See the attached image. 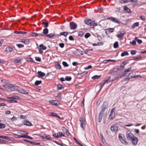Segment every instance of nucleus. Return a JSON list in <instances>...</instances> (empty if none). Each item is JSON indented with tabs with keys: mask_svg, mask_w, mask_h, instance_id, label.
Listing matches in <instances>:
<instances>
[{
	"mask_svg": "<svg viewBox=\"0 0 146 146\" xmlns=\"http://www.w3.org/2000/svg\"><path fill=\"white\" fill-rule=\"evenodd\" d=\"M85 23L86 24L90 26H95L97 25L96 23H95L94 21H92L90 19H87L85 21Z\"/></svg>",
	"mask_w": 146,
	"mask_h": 146,
	"instance_id": "nucleus-1",
	"label": "nucleus"
},
{
	"mask_svg": "<svg viewBox=\"0 0 146 146\" xmlns=\"http://www.w3.org/2000/svg\"><path fill=\"white\" fill-rule=\"evenodd\" d=\"M80 121L81 123V126L83 129H84L86 126V121L85 119L83 117H81L80 119Z\"/></svg>",
	"mask_w": 146,
	"mask_h": 146,
	"instance_id": "nucleus-2",
	"label": "nucleus"
},
{
	"mask_svg": "<svg viewBox=\"0 0 146 146\" xmlns=\"http://www.w3.org/2000/svg\"><path fill=\"white\" fill-rule=\"evenodd\" d=\"M126 136L127 139L129 140H131L134 137V135L130 131L127 132Z\"/></svg>",
	"mask_w": 146,
	"mask_h": 146,
	"instance_id": "nucleus-3",
	"label": "nucleus"
},
{
	"mask_svg": "<svg viewBox=\"0 0 146 146\" xmlns=\"http://www.w3.org/2000/svg\"><path fill=\"white\" fill-rule=\"evenodd\" d=\"M46 48V47L43 44H40L39 47H38L39 52L41 54H42L43 52L42 50H45Z\"/></svg>",
	"mask_w": 146,
	"mask_h": 146,
	"instance_id": "nucleus-4",
	"label": "nucleus"
},
{
	"mask_svg": "<svg viewBox=\"0 0 146 146\" xmlns=\"http://www.w3.org/2000/svg\"><path fill=\"white\" fill-rule=\"evenodd\" d=\"M119 135V138L120 141L123 144L127 145V142L126 141L125 139L124 138V136Z\"/></svg>",
	"mask_w": 146,
	"mask_h": 146,
	"instance_id": "nucleus-5",
	"label": "nucleus"
},
{
	"mask_svg": "<svg viewBox=\"0 0 146 146\" xmlns=\"http://www.w3.org/2000/svg\"><path fill=\"white\" fill-rule=\"evenodd\" d=\"M115 108H114L112 109L109 115V119L110 120L112 119L115 117V112H113V110H114Z\"/></svg>",
	"mask_w": 146,
	"mask_h": 146,
	"instance_id": "nucleus-6",
	"label": "nucleus"
},
{
	"mask_svg": "<svg viewBox=\"0 0 146 146\" xmlns=\"http://www.w3.org/2000/svg\"><path fill=\"white\" fill-rule=\"evenodd\" d=\"M74 54L80 56L83 54V51L79 49H76L74 51Z\"/></svg>",
	"mask_w": 146,
	"mask_h": 146,
	"instance_id": "nucleus-7",
	"label": "nucleus"
},
{
	"mask_svg": "<svg viewBox=\"0 0 146 146\" xmlns=\"http://www.w3.org/2000/svg\"><path fill=\"white\" fill-rule=\"evenodd\" d=\"M108 19L114 22H115L118 24H119L120 22V21L118 19L112 17L108 18Z\"/></svg>",
	"mask_w": 146,
	"mask_h": 146,
	"instance_id": "nucleus-8",
	"label": "nucleus"
},
{
	"mask_svg": "<svg viewBox=\"0 0 146 146\" xmlns=\"http://www.w3.org/2000/svg\"><path fill=\"white\" fill-rule=\"evenodd\" d=\"M138 140V138L134 136L131 141L133 145H136L137 144Z\"/></svg>",
	"mask_w": 146,
	"mask_h": 146,
	"instance_id": "nucleus-9",
	"label": "nucleus"
},
{
	"mask_svg": "<svg viewBox=\"0 0 146 146\" xmlns=\"http://www.w3.org/2000/svg\"><path fill=\"white\" fill-rule=\"evenodd\" d=\"M49 102L56 106H58L59 104L58 101L56 100H51L49 101Z\"/></svg>",
	"mask_w": 146,
	"mask_h": 146,
	"instance_id": "nucleus-10",
	"label": "nucleus"
},
{
	"mask_svg": "<svg viewBox=\"0 0 146 146\" xmlns=\"http://www.w3.org/2000/svg\"><path fill=\"white\" fill-rule=\"evenodd\" d=\"M16 91L19 92L24 94H28L29 93L27 92L25 90L23 89H19L16 90Z\"/></svg>",
	"mask_w": 146,
	"mask_h": 146,
	"instance_id": "nucleus-11",
	"label": "nucleus"
},
{
	"mask_svg": "<svg viewBox=\"0 0 146 146\" xmlns=\"http://www.w3.org/2000/svg\"><path fill=\"white\" fill-rule=\"evenodd\" d=\"M118 129V127L116 125H113L111 127V130L113 132H115Z\"/></svg>",
	"mask_w": 146,
	"mask_h": 146,
	"instance_id": "nucleus-12",
	"label": "nucleus"
},
{
	"mask_svg": "<svg viewBox=\"0 0 146 146\" xmlns=\"http://www.w3.org/2000/svg\"><path fill=\"white\" fill-rule=\"evenodd\" d=\"M32 36H43L44 34L42 33H32L31 34Z\"/></svg>",
	"mask_w": 146,
	"mask_h": 146,
	"instance_id": "nucleus-13",
	"label": "nucleus"
},
{
	"mask_svg": "<svg viewBox=\"0 0 146 146\" xmlns=\"http://www.w3.org/2000/svg\"><path fill=\"white\" fill-rule=\"evenodd\" d=\"M13 50V47L9 46L6 48L5 51L7 52H11Z\"/></svg>",
	"mask_w": 146,
	"mask_h": 146,
	"instance_id": "nucleus-14",
	"label": "nucleus"
},
{
	"mask_svg": "<svg viewBox=\"0 0 146 146\" xmlns=\"http://www.w3.org/2000/svg\"><path fill=\"white\" fill-rule=\"evenodd\" d=\"M20 42H21L24 43L26 44H29V42L28 39L25 40L24 39H21Z\"/></svg>",
	"mask_w": 146,
	"mask_h": 146,
	"instance_id": "nucleus-15",
	"label": "nucleus"
},
{
	"mask_svg": "<svg viewBox=\"0 0 146 146\" xmlns=\"http://www.w3.org/2000/svg\"><path fill=\"white\" fill-rule=\"evenodd\" d=\"M126 33V32L124 31H121L119 34L117 35V37L119 38H121Z\"/></svg>",
	"mask_w": 146,
	"mask_h": 146,
	"instance_id": "nucleus-16",
	"label": "nucleus"
},
{
	"mask_svg": "<svg viewBox=\"0 0 146 146\" xmlns=\"http://www.w3.org/2000/svg\"><path fill=\"white\" fill-rule=\"evenodd\" d=\"M17 87V86H15L12 84V87L10 88L9 90L11 92L14 91H16V90H17V89L16 88Z\"/></svg>",
	"mask_w": 146,
	"mask_h": 146,
	"instance_id": "nucleus-17",
	"label": "nucleus"
},
{
	"mask_svg": "<svg viewBox=\"0 0 146 146\" xmlns=\"http://www.w3.org/2000/svg\"><path fill=\"white\" fill-rule=\"evenodd\" d=\"M23 123L24 125L30 126L32 125V124L27 120H24L23 121Z\"/></svg>",
	"mask_w": 146,
	"mask_h": 146,
	"instance_id": "nucleus-18",
	"label": "nucleus"
},
{
	"mask_svg": "<svg viewBox=\"0 0 146 146\" xmlns=\"http://www.w3.org/2000/svg\"><path fill=\"white\" fill-rule=\"evenodd\" d=\"M38 73L39 77H43L45 75V74L44 73L40 71H38Z\"/></svg>",
	"mask_w": 146,
	"mask_h": 146,
	"instance_id": "nucleus-19",
	"label": "nucleus"
},
{
	"mask_svg": "<svg viewBox=\"0 0 146 146\" xmlns=\"http://www.w3.org/2000/svg\"><path fill=\"white\" fill-rule=\"evenodd\" d=\"M103 116V113H100L99 115L98 121L100 122L102 120V117Z\"/></svg>",
	"mask_w": 146,
	"mask_h": 146,
	"instance_id": "nucleus-20",
	"label": "nucleus"
},
{
	"mask_svg": "<svg viewBox=\"0 0 146 146\" xmlns=\"http://www.w3.org/2000/svg\"><path fill=\"white\" fill-rule=\"evenodd\" d=\"M25 141H26L27 142L30 143L31 144H34L35 145H38L39 144V143H36L35 142H32L29 140H25Z\"/></svg>",
	"mask_w": 146,
	"mask_h": 146,
	"instance_id": "nucleus-21",
	"label": "nucleus"
},
{
	"mask_svg": "<svg viewBox=\"0 0 146 146\" xmlns=\"http://www.w3.org/2000/svg\"><path fill=\"white\" fill-rule=\"evenodd\" d=\"M124 9L125 11L128 13H130L131 12L130 9L126 6H125L124 7Z\"/></svg>",
	"mask_w": 146,
	"mask_h": 146,
	"instance_id": "nucleus-22",
	"label": "nucleus"
},
{
	"mask_svg": "<svg viewBox=\"0 0 146 146\" xmlns=\"http://www.w3.org/2000/svg\"><path fill=\"white\" fill-rule=\"evenodd\" d=\"M131 67L125 70L124 71V75L126 74L128 72H130V71H133V70H131Z\"/></svg>",
	"mask_w": 146,
	"mask_h": 146,
	"instance_id": "nucleus-23",
	"label": "nucleus"
},
{
	"mask_svg": "<svg viewBox=\"0 0 146 146\" xmlns=\"http://www.w3.org/2000/svg\"><path fill=\"white\" fill-rule=\"evenodd\" d=\"M139 22H136L131 26V28L133 29L135 28L136 27H138L139 26Z\"/></svg>",
	"mask_w": 146,
	"mask_h": 146,
	"instance_id": "nucleus-24",
	"label": "nucleus"
},
{
	"mask_svg": "<svg viewBox=\"0 0 146 146\" xmlns=\"http://www.w3.org/2000/svg\"><path fill=\"white\" fill-rule=\"evenodd\" d=\"M3 87L5 88L10 89L11 87H12V84H7L3 85Z\"/></svg>",
	"mask_w": 146,
	"mask_h": 146,
	"instance_id": "nucleus-25",
	"label": "nucleus"
},
{
	"mask_svg": "<svg viewBox=\"0 0 146 146\" xmlns=\"http://www.w3.org/2000/svg\"><path fill=\"white\" fill-rule=\"evenodd\" d=\"M106 31H108L109 33H112L114 30V28H109L105 29Z\"/></svg>",
	"mask_w": 146,
	"mask_h": 146,
	"instance_id": "nucleus-26",
	"label": "nucleus"
},
{
	"mask_svg": "<svg viewBox=\"0 0 146 146\" xmlns=\"http://www.w3.org/2000/svg\"><path fill=\"white\" fill-rule=\"evenodd\" d=\"M48 33V29L46 28H45L44 29L43 31V33H42L44 35H46Z\"/></svg>",
	"mask_w": 146,
	"mask_h": 146,
	"instance_id": "nucleus-27",
	"label": "nucleus"
},
{
	"mask_svg": "<svg viewBox=\"0 0 146 146\" xmlns=\"http://www.w3.org/2000/svg\"><path fill=\"white\" fill-rule=\"evenodd\" d=\"M102 111L100 113H103L105 111L106 109V107L104 105H103L101 107Z\"/></svg>",
	"mask_w": 146,
	"mask_h": 146,
	"instance_id": "nucleus-28",
	"label": "nucleus"
},
{
	"mask_svg": "<svg viewBox=\"0 0 146 146\" xmlns=\"http://www.w3.org/2000/svg\"><path fill=\"white\" fill-rule=\"evenodd\" d=\"M88 74V72H84L79 73L80 75V76L81 78L82 76H84L85 75H86Z\"/></svg>",
	"mask_w": 146,
	"mask_h": 146,
	"instance_id": "nucleus-29",
	"label": "nucleus"
},
{
	"mask_svg": "<svg viewBox=\"0 0 146 146\" xmlns=\"http://www.w3.org/2000/svg\"><path fill=\"white\" fill-rule=\"evenodd\" d=\"M14 62L15 63H21V60L20 59L18 58L15 59L14 60Z\"/></svg>",
	"mask_w": 146,
	"mask_h": 146,
	"instance_id": "nucleus-30",
	"label": "nucleus"
},
{
	"mask_svg": "<svg viewBox=\"0 0 146 146\" xmlns=\"http://www.w3.org/2000/svg\"><path fill=\"white\" fill-rule=\"evenodd\" d=\"M79 64L76 62H74V68L75 69L78 68L77 66Z\"/></svg>",
	"mask_w": 146,
	"mask_h": 146,
	"instance_id": "nucleus-31",
	"label": "nucleus"
},
{
	"mask_svg": "<svg viewBox=\"0 0 146 146\" xmlns=\"http://www.w3.org/2000/svg\"><path fill=\"white\" fill-rule=\"evenodd\" d=\"M74 140L76 143L80 146H82V145L79 142L78 140H77L76 138L74 137Z\"/></svg>",
	"mask_w": 146,
	"mask_h": 146,
	"instance_id": "nucleus-32",
	"label": "nucleus"
},
{
	"mask_svg": "<svg viewBox=\"0 0 146 146\" xmlns=\"http://www.w3.org/2000/svg\"><path fill=\"white\" fill-rule=\"evenodd\" d=\"M129 55V54L128 52L126 51H125L121 54V56H123L126 55Z\"/></svg>",
	"mask_w": 146,
	"mask_h": 146,
	"instance_id": "nucleus-33",
	"label": "nucleus"
},
{
	"mask_svg": "<svg viewBox=\"0 0 146 146\" xmlns=\"http://www.w3.org/2000/svg\"><path fill=\"white\" fill-rule=\"evenodd\" d=\"M7 98L8 99H18L19 98V97L17 96H14L13 97H7Z\"/></svg>",
	"mask_w": 146,
	"mask_h": 146,
	"instance_id": "nucleus-34",
	"label": "nucleus"
},
{
	"mask_svg": "<svg viewBox=\"0 0 146 146\" xmlns=\"http://www.w3.org/2000/svg\"><path fill=\"white\" fill-rule=\"evenodd\" d=\"M55 35L54 34H52V33H50L48 35H45V36L46 37H48L51 38L53 37Z\"/></svg>",
	"mask_w": 146,
	"mask_h": 146,
	"instance_id": "nucleus-35",
	"label": "nucleus"
},
{
	"mask_svg": "<svg viewBox=\"0 0 146 146\" xmlns=\"http://www.w3.org/2000/svg\"><path fill=\"white\" fill-rule=\"evenodd\" d=\"M110 61L115 62L116 61L115 60H104V61H103V62L104 63H106L107 62H110Z\"/></svg>",
	"mask_w": 146,
	"mask_h": 146,
	"instance_id": "nucleus-36",
	"label": "nucleus"
},
{
	"mask_svg": "<svg viewBox=\"0 0 146 146\" xmlns=\"http://www.w3.org/2000/svg\"><path fill=\"white\" fill-rule=\"evenodd\" d=\"M42 24L44 25V27H47L48 26V23L47 22L43 21L42 23Z\"/></svg>",
	"mask_w": 146,
	"mask_h": 146,
	"instance_id": "nucleus-37",
	"label": "nucleus"
},
{
	"mask_svg": "<svg viewBox=\"0 0 146 146\" xmlns=\"http://www.w3.org/2000/svg\"><path fill=\"white\" fill-rule=\"evenodd\" d=\"M128 2H129L128 0H119L120 3L121 4L125 3Z\"/></svg>",
	"mask_w": 146,
	"mask_h": 146,
	"instance_id": "nucleus-38",
	"label": "nucleus"
},
{
	"mask_svg": "<svg viewBox=\"0 0 146 146\" xmlns=\"http://www.w3.org/2000/svg\"><path fill=\"white\" fill-rule=\"evenodd\" d=\"M101 76H98V75H95L92 77V79H98Z\"/></svg>",
	"mask_w": 146,
	"mask_h": 146,
	"instance_id": "nucleus-39",
	"label": "nucleus"
},
{
	"mask_svg": "<svg viewBox=\"0 0 146 146\" xmlns=\"http://www.w3.org/2000/svg\"><path fill=\"white\" fill-rule=\"evenodd\" d=\"M119 45L118 44V42H115L113 44V47L114 48H118Z\"/></svg>",
	"mask_w": 146,
	"mask_h": 146,
	"instance_id": "nucleus-40",
	"label": "nucleus"
},
{
	"mask_svg": "<svg viewBox=\"0 0 146 146\" xmlns=\"http://www.w3.org/2000/svg\"><path fill=\"white\" fill-rule=\"evenodd\" d=\"M16 45L19 48L23 47H24V45L21 44H17Z\"/></svg>",
	"mask_w": 146,
	"mask_h": 146,
	"instance_id": "nucleus-41",
	"label": "nucleus"
},
{
	"mask_svg": "<svg viewBox=\"0 0 146 146\" xmlns=\"http://www.w3.org/2000/svg\"><path fill=\"white\" fill-rule=\"evenodd\" d=\"M5 127V125L4 124L2 123H0V128H4Z\"/></svg>",
	"mask_w": 146,
	"mask_h": 146,
	"instance_id": "nucleus-42",
	"label": "nucleus"
},
{
	"mask_svg": "<svg viewBox=\"0 0 146 146\" xmlns=\"http://www.w3.org/2000/svg\"><path fill=\"white\" fill-rule=\"evenodd\" d=\"M41 83V81L40 80H36L35 82V85H38Z\"/></svg>",
	"mask_w": 146,
	"mask_h": 146,
	"instance_id": "nucleus-43",
	"label": "nucleus"
},
{
	"mask_svg": "<svg viewBox=\"0 0 146 146\" xmlns=\"http://www.w3.org/2000/svg\"><path fill=\"white\" fill-rule=\"evenodd\" d=\"M0 138L3 139H9L10 137H9L8 136H4L0 135Z\"/></svg>",
	"mask_w": 146,
	"mask_h": 146,
	"instance_id": "nucleus-44",
	"label": "nucleus"
},
{
	"mask_svg": "<svg viewBox=\"0 0 146 146\" xmlns=\"http://www.w3.org/2000/svg\"><path fill=\"white\" fill-rule=\"evenodd\" d=\"M60 34L61 35H63L65 36L67 35L68 33L66 32H62Z\"/></svg>",
	"mask_w": 146,
	"mask_h": 146,
	"instance_id": "nucleus-45",
	"label": "nucleus"
},
{
	"mask_svg": "<svg viewBox=\"0 0 146 146\" xmlns=\"http://www.w3.org/2000/svg\"><path fill=\"white\" fill-rule=\"evenodd\" d=\"M65 79L67 81H70L71 80L72 78L70 76H66V77Z\"/></svg>",
	"mask_w": 146,
	"mask_h": 146,
	"instance_id": "nucleus-46",
	"label": "nucleus"
},
{
	"mask_svg": "<svg viewBox=\"0 0 146 146\" xmlns=\"http://www.w3.org/2000/svg\"><path fill=\"white\" fill-rule=\"evenodd\" d=\"M58 137L64 136V135L61 132H59L57 133Z\"/></svg>",
	"mask_w": 146,
	"mask_h": 146,
	"instance_id": "nucleus-47",
	"label": "nucleus"
},
{
	"mask_svg": "<svg viewBox=\"0 0 146 146\" xmlns=\"http://www.w3.org/2000/svg\"><path fill=\"white\" fill-rule=\"evenodd\" d=\"M15 137L17 138H23L24 135H20L17 134H15Z\"/></svg>",
	"mask_w": 146,
	"mask_h": 146,
	"instance_id": "nucleus-48",
	"label": "nucleus"
},
{
	"mask_svg": "<svg viewBox=\"0 0 146 146\" xmlns=\"http://www.w3.org/2000/svg\"><path fill=\"white\" fill-rule=\"evenodd\" d=\"M55 67L57 69H60L61 68V66L59 64L56 65L55 66Z\"/></svg>",
	"mask_w": 146,
	"mask_h": 146,
	"instance_id": "nucleus-49",
	"label": "nucleus"
},
{
	"mask_svg": "<svg viewBox=\"0 0 146 146\" xmlns=\"http://www.w3.org/2000/svg\"><path fill=\"white\" fill-rule=\"evenodd\" d=\"M58 90H60L62 88V86L60 84H59L57 85Z\"/></svg>",
	"mask_w": 146,
	"mask_h": 146,
	"instance_id": "nucleus-50",
	"label": "nucleus"
},
{
	"mask_svg": "<svg viewBox=\"0 0 146 146\" xmlns=\"http://www.w3.org/2000/svg\"><path fill=\"white\" fill-rule=\"evenodd\" d=\"M90 34L88 33H86L84 36L85 38H87L90 36Z\"/></svg>",
	"mask_w": 146,
	"mask_h": 146,
	"instance_id": "nucleus-51",
	"label": "nucleus"
},
{
	"mask_svg": "<svg viewBox=\"0 0 146 146\" xmlns=\"http://www.w3.org/2000/svg\"><path fill=\"white\" fill-rule=\"evenodd\" d=\"M84 34V33L82 31H80L79 32L78 35L79 36H82Z\"/></svg>",
	"mask_w": 146,
	"mask_h": 146,
	"instance_id": "nucleus-52",
	"label": "nucleus"
},
{
	"mask_svg": "<svg viewBox=\"0 0 146 146\" xmlns=\"http://www.w3.org/2000/svg\"><path fill=\"white\" fill-rule=\"evenodd\" d=\"M135 40H137V42L139 44H141L142 42V41L141 40L137 39V37H135Z\"/></svg>",
	"mask_w": 146,
	"mask_h": 146,
	"instance_id": "nucleus-53",
	"label": "nucleus"
},
{
	"mask_svg": "<svg viewBox=\"0 0 146 146\" xmlns=\"http://www.w3.org/2000/svg\"><path fill=\"white\" fill-rule=\"evenodd\" d=\"M57 114L53 112H51L50 113V116L55 117H57Z\"/></svg>",
	"mask_w": 146,
	"mask_h": 146,
	"instance_id": "nucleus-54",
	"label": "nucleus"
},
{
	"mask_svg": "<svg viewBox=\"0 0 146 146\" xmlns=\"http://www.w3.org/2000/svg\"><path fill=\"white\" fill-rule=\"evenodd\" d=\"M130 43L133 45H135L136 44V42L135 40H133L132 42H130Z\"/></svg>",
	"mask_w": 146,
	"mask_h": 146,
	"instance_id": "nucleus-55",
	"label": "nucleus"
},
{
	"mask_svg": "<svg viewBox=\"0 0 146 146\" xmlns=\"http://www.w3.org/2000/svg\"><path fill=\"white\" fill-rule=\"evenodd\" d=\"M23 137H24L23 138H28V139H33V138L32 137H30V136H29V135H24Z\"/></svg>",
	"mask_w": 146,
	"mask_h": 146,
	"instance_id": "nucleus-56",
	"label": "nucleus"
},
{
	"mask_svg": "<svg viewBox=\"0 0 146 146\" xmlns=\"http://www.w3.org/2000/svg\"><path fill=\"white\" fill-rule=\"evenodd\" d=\"M140 17L141 19L143 21H144L145 20V18L144 15H140Z\"/></svg>",
	"mask_w": 146,
	"mask_h": 146,
	"instance_id": "nucleus-57",
	"label": "nucleus"
},
{
	"mask_svg": "<svg viewBox=\"0 0 146 146\" xmlns=\"http://www.w3.org/2000/svg\"><path fill=\"white\" fill-rule=\"evenodd\" d=\"M35 60H36L40 62L41 61L40 58L38 57H35Z\"/></svg>",
	"mask_w": 146,
	"mask_h": 146,
	"instance_id": "nucleus-58",
	"label": "nucleus"
},
{
	"mask_svg": "<svg viewBox=\"0 0 146 146\" xmlns=\"http://www.w3.org/2000/svg\"><path fill=\"white\" fill-rule=\"evenodd\" d=\"M70 28L71 29H73V22H71L70 23Z\"/></svg>",
	"mask_w": 146,
	"mask_h": 146,
	"instance_id": "nucleus-59",
	"label": "nucleus"
},
{
	"mask_svg": "<svg viewBox=\"0 0 146 146\" xmlns=\"http://www.w3.org/2000/svg\"><path fill=\"white\" fill-rule=\"evenodd\" d=\"M74 76H79L80 75L79 73L78 72V71H77L75 72V73H74Z\"/></svg>",
	"mask_w": 146,
	"mask_h": 146,
	"instance_id": "nucleus-60",
	"label": "nucleus"
},
{
	"mask_svg": "<svg viewBox=\"0 0 146 146\" xmlns=\"http://www.w3.org/2000/svg\"><path fill=\"white\" fill-rule=\"evenodd\" d=\"M92 68V66L91 65H90L88 66L87 67H85L84 68L85 70H87V69H89L90 68Z\"/></svg>",
	"mask_w": 146,
	"mask_h": 146,
	"instance_id": "nucleus-61",
	"label": "nucleus"
},
{
	"mask_svg": "<svg viewBox=\"0 0 146 146\" xmlns=\"http://www.w3.org/2000/svg\"><path fill=\"white\" fill-rule=\"evenodd\" d=\"M62 64L64 67H67L68 66L67 63L65 62H63Z\"/></svg>",
	"mask_w": 146,
	"mask_h": 146,
	"instance_id": "nucleus-62",
	"label": "nucleus"
},
{
	"mask_svg": "<svg viewBox=\"0 0 146 146\" xmlns=\"http://www.w3.org/2000/svg\"><path fill=\"white\" fill-rule=\"evenodd\" d=\"M17 120V118L14 116H13V117H12L11 119V120L12 121H16V120Z\"/></svg>",
	"mask_w": 146,
	"mask_h": 146,
	"instance_id": "nucleus-63",
	"label": "nucleus"
},
{
	"mask_svg": "<svg viewBox=\"0 0 146 146\" xmlns=\"http://www.w3.org/2000/svg\"><path fill=\"white\" fill-rule=\"evenodd\" d=\"M136 51L134 50H132L131 51V54L134 55L136 54Z\"/></svg>",
	"mask_w": 146,
	"mask_h": 146,
	"instance_id": "nucleus-64",
	"label": "nucleus"
}]
</instances>
